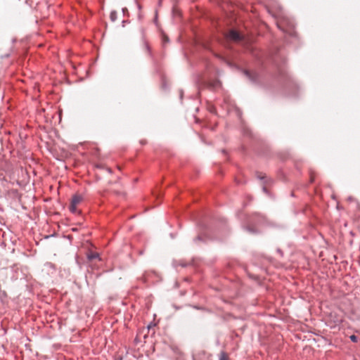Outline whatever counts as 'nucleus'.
<instances>
[{"label": "nucleus", "instance_id": "nucleus-1", "mask_svg": "<svg viewBox=\"0 0 360 360\" xmlns=\"http://www.w3.org/2000/svg\"><path fill=\"white\" fill-rule=\"evenodd\" d=\"M82 200L83 198L82 195L79 194L74 195L70 202V211L73 213H76L77 212V206L82 202Z\"/></svg>", "mask_w": 360, "mask_h": 360}, {"label": "nucleus", "instance_id": "nucleus-6", "mask_svg": "<svg viewBox=\"0 0 360 360\" xmlns=\"http://www.w3.org/2000/svg\"><path fill=\"white\" fill-rule=\"evenodd\" d=\"M349 338H350V340H351L352 342H357V340H358V338H357L356 335H351V336L349 337Z\"/></svg>", "mask_w": 360, "mask_h": 360}, {"label": "nucleus", "instance_id": "nucleus-2", "mask_svg": "<svg viewBox=\"0 0 360 360\" xmlns=\"http://www.w3.org/2000/svg\"><path fill=\"white\" fill-rule=\"evenodd\" d=\"M226 37L233 41H240L242 40V36L236 30H231L226 35Z\"/></svg>", "mask_w": 360, "mask_h": 360}, {"label": "nucleus", "instance_id": "nucleus-5", "mask_svg": "<svg viewBox=\"0 0 360 360\" xmlns=\"http://www.w3.org/2000/svg\"><path fill=\"white\" fill-rule=\"evenodd\" d=\"M98 257V255L97 253H91L89 255V259H94L95 258H97Z\"/></svg>", "mask_w": 360, "mask_h": 360}, {"label": "nucleus", "instance_id": "nucleus-3", "mask_svg": "<svg viewBox=\"0 0 360 360\" xmlns=\"http://www.w3.org/2000/svg\"><path fill=\"white\" fill-rule=\"evenodd\" d=\"M219 360H229V358L226 353L221 352L220 354Z\"/></svg>", "mask_w": 360, "mask_h": 360}, {"label": "nucleus", "instance_id": "nucleus-4", "mask_svg": "<svg viewBox=\"0 0 360 360\" xmlns=\"http://www.w3.org/2000/svg\"><path fill=\"white\" fill-rule=\"evenodd\" d=\"M110 18L112 21H115L117 19V13L115 11H112L110 14Z\"/></svg>", "mask_w": 360, "mask_h": 360}, {"label": "nucleus", "instance_id": "nucleus-7", "mask_svg": "<svg viewBox=\"0 0 360 360\" xmlns=\"http://www.w3.org/2000/svg\"><path fill=\"white\" fill-rule=\"evenodd\" d=\"M164 39H165V41H168V38L167 37H165Z\"/></svg>", "mask_w": 360, "mask_h": 360}]
</instances>
